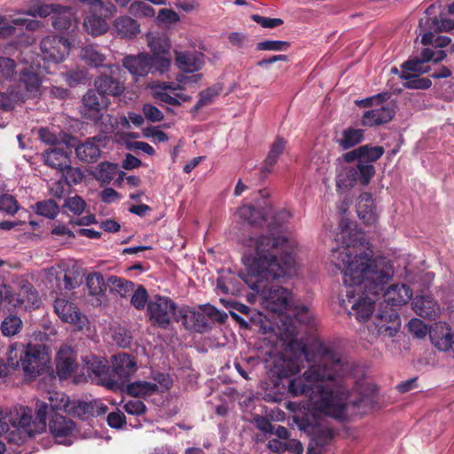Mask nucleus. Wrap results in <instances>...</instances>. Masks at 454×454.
Wrapping results in <instances>:
<instances>
[{"mask_svg":"<svg viewBox=\"0 0 454 454\" xmlns=\"http://www.w3.org/2000/svg\"><path fill=\"white\" fill-rule=\"evenodd\" d=\"M268 447L275 452L291 451L294 454H301L303 450L301 443L297 440L284 441L278 438L269 440Z\"/></svg>","mask_w":454,"mask_h":454,"instance_id":"nucleus-37","label":"nucleus"},{"mask_svg":"<svg viewBox=\"0 0 454 454\" xmlns=\"http://www.w3.org/2000/svg\"><path fill=\"white\" fill-rule=\"evenodd\" d=\"M240 221L250 225H266L270 228L282 226L288 223L293 214L287 209H280L273 212L272 207L265 204L260 209L250 205H242L236 214Z\"/></svg>","mask_w":454,"mask_h":454,"instance_id":"nucleus-6","label":"nucleus"},{"mask_svg":"<svg viewBox=\"0 0 454 454\" xmlns=\"http://www.w3.org/2000/svg\"><path fill=\"white\" fill-rule=\"evenodd\" d=\"M412 308L421 317L434 319L440 314V306L430 295H418L412 301Z\"/></svg>","mask_w":454,"mask_h":454,"instance_id":"nucleus-26","label":"nucleus"},{"mask_svg":"<svg viewBox=\"0 0 454 454\" xmlns=\"http://www.w3.org/2000/svg\"><path fill=\"white\" fill-rule=\"evenodd\" d=\"M297 247L298 243L293 238L272 235L252 238L242 258L246 273L239 275L256 293L262 308L275 317L272 331L289 345L298 334L295 319L309 326L315 325L314 315L307 305L296 304L286 288L270 285L274 279L295 273Z\"/></svg>","mask_w":454,"mask_h":454,"instance_id":"nucleus-1","label":"nucleus"},{"mask_svg":"<svg viewBox=\"0 0 454 454\" xmlns=\"http://www.w3.org/2000/svg\"><path fill=\"white\" fill-rule=\"evenodd\" d=\"M123 67L134 76H145L152 68H155L153 58L148 53L126 56L122 60Z\"/></svg>","mask_w":454,"mask_h":454,"instance_id":"nucleus-19","label":"nucleus"},{"mask_svg":"<svg viewBox=\"0 0 454 454\" xmlns=\"http://www.w3.org/2000/svg\"><path fill=\"white\" fill-rule=\"evenodd\" d=\"M24 348L25 345L20 342H14L9 346L6 352L7 362L0 364V377L5 376L9 368L20 369Z\"/></svg>","mask_w":454,"mask_h":454,"instance_id":"nucleus-28","label":"nucleus"},{"mask_svg":"<svg viewBox=\"0 0 454 454\" xmlns=\"http://www.w3.org/2000/svg\"><path fill=\"white\" fill-rule=\"evenodd\" d=\"M446 57V53L442 50H432L429 48H425L421 51V59L427 63L429 61H433L434 63L440 62L443 60Z\"/></svg>","mask_w":454,"mask_h":454,"instance_id":"nucleus-60","label":"nucleus"},{"mask_svg":"<svg viewBox=\"0 0 454 454\" xmlns=\"http://www.w3.org/2000/svg\"><path fill=\"white\" fill-rule=\"evenodd\" d=\"M18 95L16 89L13 85H10L7 92H0V108L4 110H12L18 103H23L20 98H17Z\"/></svg>","mask_w":454,"mask_h":454,"instance_id":"nucleus-47","label":"nucleus"},{"mask_svg":"<svg viewBox=\"0 0 454 454\" xmlns=\"http://www.w3.org/2000/svg\"><path fill=\"white\" fill-rule=\"evenodd\" d=\"M97 90L104 96H120L123 90L124 86L117 79L108 75H101L94 82Z\"/></svg>","mask_w":454,"mask_h":454,"instance_id":"nucleus-30","label":"nucleus"},{"mask_svg":"<svg viewBox=\"0 0 454 454\" xmlns=\"http://www.w3.org/2000/svg\"><path fill=\"white\" fill-rule=\"evenodd\" d=\"M147 45L152 52L155 70L164 73L168 69L170 43L167 34L149 32L146 34Z\"/></svg>","mask_w":454,"mask_h":454,"instance_id":"nucleus-8","label":"nucleus"},{"mask_svg":"<svg viewBox=\"0 0 454 454\" xmlns=\"http://www.w3.org/2000/svg\"><path fill=\"white\" fill-rule=\"evenodd\" d=\"M36 214L45 216L49 219H54L59 213V207L52 200H47L37 202L34 206Z\"/></svg>","mask_w":454,"mask_h":454,"instance_id":"nucleus-44","label":"nucleus"},{"mask_svg":"<svg viewBox=\"0 0 454 454\" xmlns=\"http://www.w3.org/2000/svg\"><path fill=\"white\" fill-rule=\"evenodd\" d=\"M129 12L135 17H153L155 11L153 7L142 1H135L130 4Z\"/></svg>","mask_w":454,"mask_h":454,"instance_id":"nucleus-51","label":"nucleus"},{"mask_svg":"<svg viewBox=\"0 0 454 454\" xmlns=\"http://www.w3.org/2000/svg\"><path fill=\"white\" fill-rule=\"evenodd\" d=\"M22 328V320L15 316H7L1 324V331L4 336H13L18 334Z\"/></svg>","mask_w":454,"mask_h":454,"instance_id":"nucleus-42","label":"nucleus"},{"mask_svg":"<svg viewBox=\"0 0 454 454\" xmlns=\"http://www.w3.org/2000/svg\"><path fill=\"white\" fill-rule=\"evenodd\" d=\"M421 59H410L403 64V73L420 74L428 72V67Z\"/></svg>","mask_w":454,"mask_h":454,"instance_id":"nucleus-53","label":"nucleus"},{"mask_svg":"<svg viewBox=\"0 0 454 454\" xmlns=\"http://www.w3.org/2000/svg\"><path fill=\"white\" fill-rule=\"evenodd\" d=\"M48 401H37L35 405V418L32 420H35L37 419V409L39 403H44L47 406L46 409V415H45V420L47 419V416L49 414V410L51 409L52 411L56 413H59V411H65L69 412L70 411H67L68 405H69V398L67 395H66L64 393L60 392H54V393H49ZM47 426L45 425V427Z\"/></svg>","mask_w":454,"mask_h":454,"instance_id":"nucleus-29","label":"nucleus"},{"mask_svg":"<svg viewBox=\"0 0 454 454\" xmlns=\"http://www.w3.org/2000/svg\"><path fill=\"white\" fill-rule=\"evenodd\" d=\"M83 363L84 369L91 380L101 384H106L109 377V367L105 359L88 355L84 356Z\"/></svg>","mask_w":454,"mask_h":454,"instance_id":"nucleus-23","label":"nucleus"},{"mask_svg":"<svg viewBox=\"0 0 454 454\" xmlns=\"http://www.w3.org/2000/svg\"><path fill=\"white\" fill-rule=\"evenodd\" d=\"M176 67L187 74L198 72L205 64V56L198 51H175Z\"/></svg>","mask_w":454,"mask_h":454,"instance_id":"nucleus-18","label":"nucleus"},{"mask_svg":"<svg viewBox=\"0 0 454 454\" xmlns=\"http://www.w3.org/2000/svg\"><path fill=\"white\" fill-rule=\"evenodd\" d=\"M356 211L359 218L363 220L364 223L372 225L377 223L378 215L376 207L370 193L364 192L359 196Z\"/></svg>","mask_w":454,"mask_h":454,"instance_id":"nucleus-27","label":"nucleus"},{"mask_svg":"<svg viewBox=\"0 0 454 454\" xmlns=\"http://www.w3.org/2000/svg\"><path fill=\"white\" fill-rule=\"evenodd\" d=\"M70 45L62 36L47 35L40 43V51L43 60L59 63L68 55Z\"/></svg>","mask_w":454,"mask_h":454,"instance_id":"nucleus-10","label":"nucleus"},{"mask_svg":"<svg viewBox=\"0 0 454 454\" xmlns=\"http://www.w3.org/2000/svg\"><path fill=\"white\" fill-rule=\"evenodd\" d=\"M64 207L73 214L80 215L84 211L86 203L82 197L74 195L65 200Z\"/></svg>","mask_w":454,"mask_h":454,"instance_id":"nucleus-56","label":"nucleus"},{"mask_svg":"<svg viewBox=\"0 0 454 454\" xmlns=\"http://www.w3.org/2000/svg\"><path fill=\"white\" fill-rule=\"evenodd\" d=\"M112 292L116 293L121 297H126L134 290V284L131 281L118 277H110L108 278Z\"/></svg>","mask_w":454,"mask_h":454,"instance_id":"nucleus-41","label":"nucleus"},{"mask_svg":"<svg viewBox=\"0 0 454 454\" xmlns=\"http://www.w3.org/2000/svg\"><path fill=\"white\" fill-rule=\"evenodd\" d=\"M106 145L105 136H95L79 144L75 148L78 159L82 161L91 163L96 162L101 155V148Z\"/></svg>","mask_w":454,"mask_h":454,"instance_id":"nucleus-17","label":"nucleus"},{"mask_svg":"<svg viewBox=\"0 0 454 454\" xmlns=\"http://www.w3.org/2000/svg\"><path fill=\"white\" fill-rule=\"evenodd\" d=\"M356 181H358L356 167H345L340 169L336 176V186L338 190H347L354 186Z\"/></svg>","mask_w":454,"mask_h":454,"instance_id":"nucleus-35","label":"nucleus"},{"mask_svg":"<svg viewBox=\"0 0 454 454\" xmlns=\"http://www.w3.org/2000/svg\"><path fill=\"white\" fill-rule=\"evenodd\" d=\"M77 368L76 356L69 347H63L56 357V371L61 380L69 378Z\"/></svg>","mask_w":454,"mask_h":454,"instance_id":"nucleus-24","label":"nucleus"},{"mask_svg":"<svg viewBox=\"0 0 454 454\" xmlns=\"http://www.w3.org/2000/svg\"><path fill=\"white\" fill-rule=\"evenodd\" d=\"M82 58L89 65L94 67L102 66L105 61L104 54L100 53L94 46H87L82 50Z\"/></svg>","mask_w":454,"mask_h":454,"instance_id":"nucleus-48","label":"nucleus"},{"mask_svg":"<svg viewBox=\"0 0 454 454\" xmlns=\"http://www.w3.org/2000/svg\"><path fill=\"white\" fill-rule=\"evenodd\" d=\"M45 163L57 169H64L70 165L69 157L63 149L53 148L45 152L43 154Z\"/></svg>","mask_w":454,"mask_h":454,"instance_id":"nucleus-34","label":"nucleus"},{"mask_svg":"<svg viewBox=\"0 0 454 454\" xmlns=\"http://www.w3.org/2000/svg\"><path fill=\"white\" fill-rule=\"evenodd\" d=\"M361 152V160L364 162H373L379 160L384 153L382 146H371L368 145L359 147Z\"/></svg>","mask_w":454,"mask_h":454,"instance_id":"nucleus-50","label":"nucleus"},{"mask_svg":"<svg viewBox=\"0 0 454 454\" xmlns=\"http://www.w3.org/2000/svg\"><path fill=\"white\" fill-rule=\"evenodd\" d=\"M5 300L12 303L13 307L24 309L38 308L41 302L37 292L27 281L22 282L19 293L6 294Z\"/></svg>","mask_w":454,"mask_h":454,"instance_id":"nucleus-16","label":"nucleus"},{"mask_svg":"<svg viewBox=\"0 0 454 454\" xmlns=\"http://www.w3.org/2000/svg\"><path fill=\"white\" fill-rule=\"evenodd\" d=\"M84 117L96 120L101 111L107 107L109 99L98 90H89L82 98Z\"/></svg>","mask_w":454,"mask_h":454,"instance_id":"nucleus-20","label":"nucleus"},{"mask_svg":"<svg viewBox=\"0 0 454 454\" xmlns=\"http://www.w3.org/2000/svg\"><path fill=\"white\" fill-rule=\"evenodd\" d=\"M154 382L137 380L128 385V393L134 397H148L154 394L168 390L170 385L168 373L153 372Z\"/></svg>","mask_w":454,"mask_h":454,"instance_id":"nucleus-9","label":"nucleus"},{"mask_svg":"<svg viewBox=\"0 0 454 454\" xmlns=\"http://www.w3.org/2000/svg\"><path fill=\"white\" fill-rule=\"evenodd\" d=\"M220 89L217 87H211L200 93V98L195 105V109L198 110L202 106L211 104L214 99L218 96Z\"/></svg>","mask_w":454,"mask_h":454,"instance_id":"nucleus-54","label":"nucleus"},{"mask_svg":"<svg viewBox=\"0 0 454 454\" xmlns=\"http://www.w3.org/2000/svg\"><path fill=\"white\" fill-rule=\"evenodd\" d=\"M234 280H236V277L233 275L223 276L218 278L216 288L223 294H235L239 291V287L235 286Z\"/></svg>","mask_w":454,"mask_h":454,"instance_id":"nucleus-55","label":"nucleus"},{"mask_svg":"<svg viewBox=\"0 0 454 454\" xmlns=\"http://www.w3.org/2000/svg\"><path fill=\"white\" fill-rule=\"evenodd\" d=\"M43 351L44 347L41 345L28 344L25 346L20 369L27 375L36 374L43 369L49 359Z\"/></svg>","mask_w":454,"mask_h":454,"instance_id":"nucleus-15","label":"nucleus"},{"mask_svg":"<svg viewBox=\"0 0 454 454\" xmlns=\"http://www.w3.org/2000/svg\"><path fill=\"white\" fill-rule=\"evenodd\" d=\"M19 209L18 202L15 198L10 194L0 196V211L9 215H14Z\"/></svg>","mask_w":454,"mask_h":454,"instance_id":"nucleus-58","label":"nucleus"},{"mask_svg":"<svg viewBox=\"0 0 454 454\" xmlns=\"http://www.w3.org/2000/svg\"><path fill=\"white\" fill-rule=\"evenodd\" d=\"M170 305L168 298L155 295L147 303V311L150 319L160 326H165L169 322Z\"/></svg>","mask_w":454,"mask_h":454,"instance_id":"nucleus-22","label":"nucleus"},{"mask_svg":"<svg viewBox=\"0 0 454 454\" xmlns=\"http://www.w3.org/2000/svg\"><path fill=\"white\" fill-rule=\"evenodd\" d=\"M117 166L115 164L105 161L98 165L94 171V176L102 183H109L116 173Z\"/></svg>","mask_w":454,"mask_h":454,"instance_id":"nucleus-43","label":"nucleus"},{"mask_svg":"<svg viewBox=\"0 0 454 454\" xmlns=\"http://www.w3.org/2000/svg\"><path fill=\"white\" fill-rule=\"evenodd\" d=\"M80 3H82L88 5L92 12H102L105 11L106 12L112 13L114 11V6L113 4L109 3L106 4L101 0H78Z\"/></svg>","mask_w":454,"mask_h":454,"instance_id":"nucleus-61","label":"nucleus"},{"mask_svg":"<svg viewBox=\"0 0 454 454\" xmlns=\"http://www.w3.org/2000/svg\"><path fill=\"white\" fill-rule=\"evenodd\" d=\"M364 130L361 129L348 128L344 129L337 139L339 145L343 149H349L362 142Z\"/></svg>","mask_w":454,"mask_h":454,"instance_id":"nucleus-36","label":"nucleus"},{"mask_svg":"<svg viewBox=\"0 0 454 454\" xmlns=\"http://www.w3.org/2000/svg\"><path fill=\"white\" fill-rule=\"evenodd\" d=\"M113 370L120 378H127L136 372V362L126 353L117 354L113 356Z\"/></svg>","mask_w":454,"mask_h":454,"instance_id":"nucleus-32","label":"nucleus"},{"mask_svg":"<svg viewBox=\"0 0 454 454\" xmlns=\"http://www.w3.org/2000/svg\"><path fill=\"white\" fill-rule=\"evenodd\" d=\"M86 283L91 295H100L106 288L103 276L98 272L89 274L86 278Z\"/></svg>","mask_w":454,"mask_h":454,"instance_id":"nucleus-45","label":"nucleus"},{"mask_svg":"<svg viewBox=\"0 0 454 454\" xmlns=\"http://www.w3.org/2000/svg\"><path fill=\"white\" fill-rule=\"evenodd\" d=\"M42 281L53 291L71 290L75 287V281L67 274V265L57 263L41 271Z\"/></svg>","mask_w":454,"mask_h":454,"instance_id":"nucleus-11","label":"nucleus"},{"mask_svg":"<svg viewBox=\"0 0 454 454\" xmlns=\"http://www.w3.org/2000/svg\"><path fill=\"white\" fill-rule=\"evenodd\" d=\"M317 354L322 361L292 378L287 386L288 393L306 397L312 411L342 419L347 409L350 405L359 406L364 398H350L345 381L348 364L339 354L323 342L317 344Z\"/></svg>","mask_w":454,"mask_h":454,"instance_id":"nucleus-3","label":"nucleus"},{"mask_svg":"<svg viewBox=\"0 0 454 454\" xmlns=\"http://www.w3.org/2000/svg\"><path fill=\"white\" fill-rule=\"evenodd\" d=\"M76 426L74 422L59 413H56L50 420L49 429L59 444L71 445Z\"/></svg>","mask_w":454,"mask_h":454,"instance_id":"nucleus-14","label":"nucleus"},{"mask_svg":"<svg viewBox=\"0 0 454 454\" xmlns=\"http://www.w3.org/2000/svg\"><path fill=\"white\" fill-rule=\"evenodd\" d=\"M408 328L416 338H424L428 332L427 325L418 318L410 320Z\"/></svg>","mask_w":454,"mask_h":454,"instance_id":"nucleus-62","label":"nucleus"},{"mask_svg":"<svg viewBox=\"0 0 454 454\" xmlns=\"http://www.w3.org/2000/svg\"><path fill=\"white\" fill-rule=\"evenodd\" d=\"M172 317L177 322H182L189 330L202 333L209 328V322L206 314L196 311L189 307L177 308L172 302Z\"/></svg>","mask_w":454,"mask_h":454,"instance_id":"nucleus-12","label":"nucleus"},{"mask_svg":"<svg viewBox=\"0 0 454 454\" xmlns=\"http://www.w3.org/2000/svg\"><path fill=\"white\" fill-rule=\"evenodd\" d=\"M47 406L39 403L37 419L32 420V410L27 406H15L12 410H0V454L5 450L2 438L9 442L21 444L35 434L45 431Z\"/></svg>","mask_w":454,"mask_h":454,"instance_id":"nucleus-4","label":"nucleus"},{"mask_svg":"<svg viewBox=\"0 0 454 454\" xmlns=\"http://www.w3.org/2000/svg\"><path fill=\"white\" fill-rule=\"evenodd\" d=\"M148 294L143 286H139L131 297V304L137 309H143L147 302Z\"/></svg>","mask_w":454,"mask_h":454,"instance_id":"nucleus-59","label":"nucleus"},{"mask_svg":"<svg viewBox=\"0 0 454 454\" xmlns=\"http://www.w3.org/2000/svg\"><path fill=\"white\" fill-rule=\"evenodd\" d=\"M286 145V141L285 139L281 137H277L275 139L270 147L269 153L264 160L263 166L262 167V172H271L272 168L278 162L280 155L284 153Z\"/></svg>","mask_w":454,"mask_h":454,"instance_id":"nucleus-33","label":"nucleus"},{"mask_svg":"<svg viewBox=\"0 0 454 454\" xmlns=\"http://www.w3.org/2000/svg\"><path fill=\"white\" fill-rule=\"evenodd\" d=\"M123 408L127 413L136 416L144 414L146 410L145 403L138 399L126 402Z\"/></svg>","mask_w":454,"mask_h":454,"instance_id":"nucleus-63","label":"nucleus"},{"mask_svg":"<svg viewBox=\"0 0 454 454\" xmlns=\"http://www.w3.org/2000/svg\"><path fill=\"white\" fill-rule=\"evenodd\" d=\"M48 73L46 67L32 62L20 71L17 85L14 86L18 95L25 102L28 98H35L43 93V79Z\"/></svg>","mask_w":454,"mask_h":454,"instance_id":"nucleus-7","label":"nucleus"},{"mask_svg":"<svg viewBox=\"0 0 454 454\" xmlns=\"http://www.w3.org/2000/svg\"><path fill=\"white\" fill-rule=\"evenodd\" d=\"M143 113L146 120L151 122L160 121L163 119L162 112L151 104H145L143 106Z\"/></svg>","mask_w":454,"mask_h":454,"instance_id":"nucleus-64","label":"nucleus"},{"mask_svg":"<svg viewBox=\"0 0 454 454\" xmlns=\"http://www.w3.org/2000/svg\"><path fill=\"white\" fill-rule=\"evenodd\" d=\"M340 242L332 250V261L343 274L347 297L359 321L367 320L381 298L386 285L394 277V265L386 257L373 258V250L364 233L342 228Z\"/></svg>","mask_w":454,"mask_h":454,"instance_id":"nucleus-2","label":"nucleus"},{"mask_svg":"<svg viewBox=\"0 0 454 454\" xmlns=\"http://www.w3.org/2000/svg\"><path fill=\"white\" fill-rule=\"evenodd\" d=\"M4 20V27H12V32L6 35L3 36L2 38H6L9 36L13 35L16 33L17 27H25L29 31H35L39 29L43 25L40 21L35 20H27L23 18H17L11 20V23L6 22V19L4 16H0Z\"/></svg>","mask_w":454,"mask_h":454,"instance_id":"nucleus-40","label":"nucleus"},{"mask_svg":"<svg viewBox=\"0 0 454 454\" xmlns=\"http://www.w3.org/2000/svg\"><path fill=\"white\" fill-rule=\"evenodd\" d=\"M202 78L201 74L192 75L177 74L176 82H172V106L181 105L191 99V96L184 92L185 86L196 83Z\"/></svg>","mask_w":454,"mask_h":454,"instance_id":"nucleus-25","label":"nucleus"},{"mask_svg":"<svg viewBox=\"0 0 454 454\" xmlns=\"http://www.w3.org/2000/svg\"><path fill=\"white\" fill-rule=\"evenodd\" d=\"M60 8L59 5H54V4H38L36 6H34L33 8H30L26 13L27 15H30L32 17H43L45 18L49 16L51 13H54L57 12V10Z\"/></svg>","mask_w":454,"mask_h":454,"instance_id":"nucleus-57","label":"nucleus"},{"mask_svg":"<svg viewBox=\"0 0 454 454\" xmlns=\"http://www.w3.org/2000/svg\"><path fill=\"white\" fill-rule=\"evenodd\" d=\"M114 30L120 37L131 39L140 32V26L132 18L121 16L114 20Z\"/></svg>","mask_w":454,"mask_h":454,"instance_id":"nucleus-31","label":"nucleus"},{"mask_svg":"<svg viewBox=\"0 0 454 454\" xmlns=\"http://www.w3.org/2000/svg\"><path fill=\"white\" fill-rule=\"evenodd\" d=\"M85 30L94 35H100L108 30L107 22L100 16L91 14L85 18L83 21Z\"/></svg>","mask_w":454,"mask_h":454,"instance_id":"nucleus-38","label":"nucleus"},{"mask_svg":"<svg viewBox=\"0 0 454 454\" xmlns=\"http://www.w3.org/2000/svg\"><path fill=\"white\" fill-rule=\"evenodd\" d=\"M395 115L391 104L380 103L374 106L372 110L366 111L361 120L364 126L372 127L390 121Z\"/></svg>","mask_w":454,"mask_h":454,"instance_id":"nucleus-21","label":"nucleus"},{"mask_svg":"<svg viewBox=\"0 0 454 454\" xmlns=\"http://www.w3.org/2000/svg\"><path fill=\"white\" fill-rule=\"evenodd\" d=\"M401 78L406 80L404 86L409 89H428L432 85L429 78H419V74L402 73Z\"/></svg>","mask_w":454,"mask_h":454,"instance_id":"nucleus-46","label":"nucleus"},{"mask_svg":"<svg viewBox=\"0 0 454 454\" xmlns=\"http://www.w3.org/2000/svg\"><path fill=\"white\" fill-rule=\"evenodd\" d=\"M16 63L12 59L0 57V82L11 81L16 74Z\"/></svg>","mask_w":454,"mask_h":454,"instance_id":"nucleus-49","label":"nucleus"},{"mask_svg":"<svg viewBox=\"0 0 454 454\" xmlns=\"http://www.w3.org/2000/svg\"><path fill=\"white\" fill-rule=\"evenodd\" d=\"M383 301L391 307L389 310H380L377 318L378 331L380 333H386L388 336H394L401 325L399 316L393 309L406 304L412 297L411 289L403 284L391 285L381 294Z\"/></svg>","mask_w":454,"mask_h":454,"instance_id":"nucleus-5","label":"nucleus"},{"mask_svg":"<svg viewBox=\"0 0 454 454\" xmlns=\"http://www.w3.org/2000/svg\"><path fill=\"white\" fill-rule=\"evenodd\" d=\"M73 21H74V17L70 8L60 6L52 17V26L57 30L68 29Z\"/></svg>","mask_w":454,"mask_h":454,"instance_id":"nucleus-39","label":"nucleus"},{"mask_svg":"<svg viewBox=\"0 0 454 454\" xmlns=\"http://www.w3.org/2000/svg\"><path fill=\"white\" fill-rule=\"evenodd\" d=\"M53 306L55 313L63 322L73 325L79 330L86 326L87 317L82 314L74 303L64 298H57Z\"/></svg>","mask_w":454,"mask_h":454,"instance_id":"nucleus-13","label":"nucleus"},{"mask_svg":"<svg viewBox=\"0 0 454 454\" xmlns=\"http://www.w3.org/2000/svg\"><path fill=\"white\" fill-rule=\"evenodd\" d=\"M356 167L358 174V181L364 185L368 184L372 177L374 176V167L372 164L362 160L358 161Z\"/></svg>","mask_w":454,"mask_h":454,"instance_id":"nucleus-52","label":"nucleus"}]
</instances>
